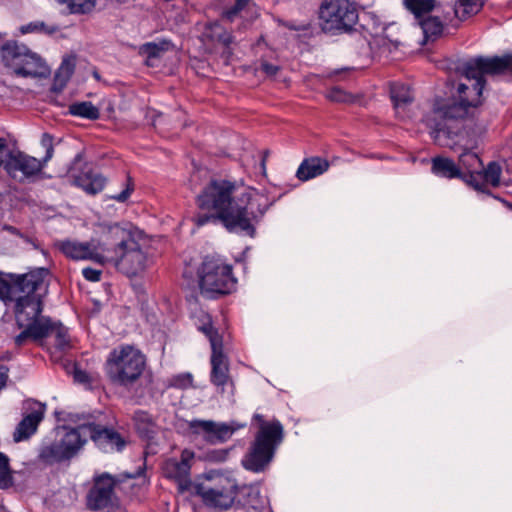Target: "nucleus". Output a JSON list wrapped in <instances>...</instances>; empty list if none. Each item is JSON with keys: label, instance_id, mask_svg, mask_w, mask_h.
<instances>
[{"label": "nucleus", "instance_id": "nucleus-52", "mask_svg": "<svg viewBox=\"0 0 512 512\" xmlns=\"http://www.w3.org/2000/svg\"><path fill=\"white\" fill-rule=\"evenodd\" d=\"M9 377V368L0 364V391L6 386Z\"/></svg>", "mask_w": 512, "mask_h": 512}, {"label": "nucleus", "instance_id": "nucleus-27", "mask_svg": "<svg viewBox=\"0 0 512 512\" xmlns=\"http://www.w3.org/2000/svg\"><path fill=\"white\" fill-rule=\"evenodd\" d=\"M485 75H507L512 77V54L503 56L482 57Z\"/></svg>", "mask_w": 512, "mask_h": 512}, {"label": "nucleus", "instance_id": "nucleus-60", "mask_svg": "<svg viewBox=\"0 0 512 512\" xmlns=\"http://www.w3.org/2000/svg\"><path fill=\"white\" fill-rule=\"evenodd\" d=\"M267 154H268V151L266 150V151L264 152V157H263V160H262V165H263V166H264V163H265V157H266V155H267Z\"/></svg>", "mask_w": 512, "mask_h": 512}, {"label": "nucleus", "instance_id": "nucleus-54", "mask_svg": "<svg viewBox=\"0 0 512 512\" xmlns=\"http://www.w3.org/2000/svg\"><path fill=\"white\" fill-rule=\"evenodd\" d=\"M4 229L13 235L22 237V233L20 232V230L14 226L6 225Z\"/></svg>", "mask_w": 512, "mask_h": 512}, {"label": "nucleus", "instance_id": "nucleus-51", "mask_svg": "<svg viewBox=\"0 0 512 512\" xmlns=\"http://www.w3.org/2000/svg\"><path fill=\"white\" fill-rule=\"evenodd\" d=\"M229 449H217L209 452V459L216 462H223L227 459Z\"/></svg>", "mask_w": 512, "mask_h": 512}, {"label": "nucleus", "instance_id": "nucleus-32", "mask_svg": "<svg viewBox=\"0 0 512 512\" xmlns=\"http://www.w3.org/2000/svg\"><path fill=\"white\" fill-rule=\"evenodd\" d=\"M402 4L407 11L420 21L425 15L434 10L436 0H403Z\"/></svg>", "mask_w": 512, "mask_h": 512}, {"label": "nucleus", "instance_id": "nucleus-26", "mask_svg": "<svg viewBox=\"0 0 512 512\" xmlns=\"http://www.w3.org/2000/svg\"><path fill=\"white\" fill-rule=\"evenodd\" d=\"M133 422L138 436L146 441H152L157 436L158 426L152 415L143 410H137L133 415Z\"/></svg>", "mask_w": 512, "mask_h": 512}, {"label": "nucleus", "instance_id": "nucleus-3", "mask_svg": "<svg viewBox=\"0 0 512 512\" xmlns=\"http://www.w3.org/2000/svg\"><path fill=\"white\" fill-rule=\"evenodd\" d=\"M46 269L39 268L16 277V292L12 293L10 304L13 303V313L16 325L21 332L13 337L16 348L29 343L43 341L49 323V316L42 314L44 302L38 291L44 285Z\"/></svg>", "mask_w": 512, "mask_h": 512}, {"label": "nucleus", "instance_id": "nucleus-17", "mask_svg": "<svg viewBox=\"0 0 512 512\" xmlns=\"http://www.w3.org/2000/svg\"><path fill=\"white\" fill-rule=\"evenodd\" d=\"M188 426L193 433H202L205 441L210 444L223 443L234 433V429L229 425H218L211 420H192Z\"/></svg>", "mask_w": 512, "mask_h": 512}, {"label": "nucleus", "instance_id": "nucleus-59", "mask_svg": "<svg viewBox=\"0 0 512 512\" xmlns=\"http://www.w3.org/2000/svg\"><path fill=\"white\" fill-rule=\"evenodd\" d=\"M0 512H10L5 506L0 505Z\"/></svg>", "mask_w": 512, "mask_h": 512}, {"label": "nucleus", "instance_id": "nucleus-8", "mask_svg": "<svg viewBox=\"0 0 512 512\" xmlns=\"http://www.w3.org/2000/svg\"><path fill=\"white\" fill-rule=\"evenodd\" d=\"M1 56L5 66L11 68L17 76L46 78L50 75V68L45 61L17 41L4 43L1 47Z\"/></svg>", "mask_w": 512, "mask_h": 512}, {"label": "nucleus", "instance_id": "nucleus-4", "mask_svg": "<svg viewBox=\"0 0 512 512\" xmlns=\"http://www.w3.org/2000/svg\"><path fill=\"white\" fill-rule=\"evenodd\" d=\"M137 231L119 224L109 226L105 231L104 264H112L128 278L142 275L149 264L147 253L137 241Z\"/></svg>", "mask_w": 512, "mask_h": 512}, {"label": "nucleus", "instance_id": "nucleus-9", "mask_svg": "<svg viewBox=\"0 0 512 512\" xmlns=\"http://www.w3.org/2000/svg\"><path fill=\"white\" fill-rule=\"evenodd\" d=\"M80 424L74 428L63 426V433H57L56 437L41 445L38 460L45 465H54L70 461L86 444Z\"/></svg>", "mask_w": 512, "mask_h": 512}, {"label": "nucleus", "instance_id": "nucleus-53", "mask_svg": "<svg viewBox=\"0 0 512 512\" xmlns=\"http://www.w3.org/2000/svg\"><path fill=\"white\" fill-rule=\"evenodd\" d=\"M44 27H45L44 22L30 23L27 25L26 31H28V32L41 31L44 29Z\"/></svg>", "mask_w": 512, "mask_h": 512}, {"label": "nucleus", "instance_id": "nucleus-16", "mask_svg": "<svg viewBox=\"0 0 512 512\" xmlns=\"http://www.w3.org/2000/svg\"><path fill=\"white\" fill-rule=\"evenodd\" d=\"M194 457L193 451L184 449L180 454V458L172 457L163 462L161 468L163 477L174 481L179 492H185L191 487V468Z\"/></svg>", "mask_w": 512, "mask_h": 512}, {"label": "nucleus", "instance_id": "nucleus-42", "mask_svg": "<svg viewBox=\"0 0 512 512\" xmlns=\"http://www.w3.org/2000/svg\"><path fill=\"white\" fill-rule=\"evenodd\" d=\"M134 187L135 186L132 177L130 175H127L124 184V189L119 194L112 195L110 198L117 202L124 203L129 199V197L133 193Z\"/></svg>", "mask_w": 512, "mask_h": 512}, {"label": "nucleus", "instance_id": "nucleus-23", "mask_svg": "<svg viewBox=\"0 0 512 512\" xmlns=\"http://www.w3.org/2000/svg\"><path fill=\"white\" fill-rule=\"evenodd\" d=\"M210 381L213 385L224 389L230 380L228 358L224 354V348L212 351L211 353Z\"/></svg>", "mask_w": 512, "mask_h": 512}, {"label": "nucleus", "instance_id": "nucleus-56", "mask_svg": "<svg viewBox=\"0 0 512 512\" xmlns=\"http://www.w3.org/2000/svg\"><path fill=\"white\" fill-rule=\"evenodd\" d=\"M145 465H143L142 467H139L138 470L136 471L135 474H129L127 475L128 478H137V477H140L141 475L144 474L145 472Z\"/></svg>", "mask_w": 512, "mask_h": 512}, {"label": "nucleus", "instance_id": "nucleus-58", "mask_svg": "<svg viewBox=\"0 0 512 512\" xmlns=\"http://www.w3.org/2000/svg\"><path fill=\"white\" fill-rule=\"evenodd\" d=\"M285 26H286L288 29H290V30H299V28H298V27H296L295 25H293V24H291V23H287Z\"/></svg>", "mask_w": 512, "mask_h": 512}, {"label": "nucleus", "instance_id": "nucleus-2", "mask_svg": "<svg viewBox=\"0 0 512 512\" xmlns=\"http://www.w3.org/2000/svg\"><path fill=\"white\" fill-rule=\"evenodd\" d=\"M470 90L465 83H460L457 88L458 99H436L432 114L428 120L431 128V136L435 143L441 147L455 148L459 138L472 133V129H482L475 120L479 115V107L482 99L473 97L467 93Z\"/></svg>", "mask_w": 512, "mask_h": 512}, {"label": "nucleus", "instance_id": "nucleus-40", "mask_svg": "<svg viewBox=\"0 0 512 512\" xmlns=\"http://www.w3.org/2000/svg\"><path fill=\"white\" fill-rule=\"evenodd\" d=\"M199 330L208 338L212 351L224 348L223 337L213 326L210 319L202 326H200Z\"/></svg>", "mask_w": 512, "mask_h": 512}, {"label": "nucleus", "instance_id": "nucleus-19", "mask_svg": "<svg viewBox=\"0 0 512 512\" xmlns=\"http://www.w3.org/2000/svg\"><path fill=\"white\" fill-rule=\"evenodd\" d=\"M275 452L273 449L253 441L242 460V465L246 470L255 473L263 472L273 460Z\"/></svg>", "mask_w": 512, "mask_h": 512}, {"label": "nucleus", "instance_id": "nucleus-61", "mask_svg": "<svg viewBox=\"0 0 512 512\" xmlns=\"http://www.w3.org/2000/svg\"><path fill=\"white\" fill-rule=\"evenodd\" d=\"M509 207L512 208V204H510Z\"/></svg>", "mask_w": 512, "mask_h": 512}, {"label": "nucleus", "instance_id": "nucleus-12", "mask_svg": "<svg viewBox=\"0 0 512 512\" xmlns=\"http://www.w3.org/2000/svg\"><path fill=\"white\" fill-rule=\"evenodd\" d=\"M482 133V129H472V133L467 132L466 136L459 138V141L455 143L456 146H460L463 151L459 155L458 167L462 170V181L468 186L472 187L473 184L478 185L476 179L479 180L480 172L483 168V162L479 155L473 150L478 148L479 137Z\"/></svg>", "mask_w": 512, "mask_h": 512}, {"label": "nucleus", "instance_id": "nucleus-57", "mask_svg": "<svg viewBox=\"0 0 512 512\" xmlns=\"http://www.w3.org/2000/svg\"><path fill=\"white\" fill-rule=\"evenodd\" d=\"M93 77L97 80V81H100L101 79V76L99 74V72L97 70H94L93 73H92Z\"/></svg>", "mask_w": 512, "mask_h": 512}, {"label": "nucleus", "instance_id": "nucleus-38", "mask_svg": "<svg viewBox=\"0 0 512 512\" xmlns=\"http://www.w3.org/2000/svg\"><path fill=\"white\" fill-rule=\"evenodd\" d=\"M419 24L426 40L434 41L443 33L444 26L438 17L428 16L421 19Z\"/></svg>", "mask_w": 512, "mask_h": 512}, {"label": "nucleus", "instance_id": "nucleus-1", "mask_svg": "<svg viewBox=\"0 0 512 512\" xmlns=\"http://www.w3.org/2000/svg\"><path fill=\"white\" fill-rule=\"evenodd\" d=\"M235 182L211 179L197 195L199 212L194 217L198 227L221 223L230 232L253 237L258 223L271 206L266 195L256 189L235 196Z\"/></svg>", "mask_w": 512, "mask_h": 512}, {"label": "nucleus", "instance_id": "nucleus-21", "mask_svg": "<svg viewBox=\"0 0 512 512\" xmlns=\"http://www.w3.org/2000/svg\"><path fill=\"white\" fill-rule=\"evenodd\" d=\"M284 440V428L278 419H272L264 426H259L254 441L276 451Z\"/></svg>", "mask_w": 512, "mask_h": 512}, {"label": "nucleus", "instance_id": "nucleus-15", "mask_svg": "<svg viewBox=\"0 0 512 512\" xmlns=\"http://www.w3.org/2000/svg\"><path fill=\"white\" fill-rule=\"evenodd\" d=\"M237 493L236 483L229 478H220L213 486L197 487V495L201 497L203 503L211 508L227 510L234 503Z\"/></svg>", "mask_w": 512, "mask_h": 512}, {"label": "nucleus", "instance_id": "nucleus-30", "mask_svg": "<svg viewBox=\"0 0 512 512\" xmlns=\"http://www.w3.org/2000/svg\"><path fill=\"white\" fill-rule=\"evenodd\" d=\"M173 46V43L168 39H161L158 42H146L140 46L139 53L146 57V64L152 66V60L161 58Z\"/></svg>", "mask_w": 512, "mask_h": 512}, {"label": "nucleus", "instance_id": "nucleus-43", "mask_svg": "<svg viewBox=\"0 0 512 512\" xmlns=\"http://www.w3.org/2000/svg\"><path fill=\"white\" fill-rule=\"evenodd\" d=\"M193 385V377L190 373L179 374L171 378L170 387L187 389Z\"/></svg>", "mask_w": 512, "mask_h": 512}, {"label": "nucleus", "instance_id": "nucleus-41", "mask_svg": "<svg viewBox=\"0 0 512 512\" xmlns=\"http://www.w3.org/2000/svg\"><path fill=\"white\" fill-rule=\"evenodd\" d=\"M12 476L9 467V458L0 452V487L6 488L11 485Z\"/></svg>", "mask_w": 512, "mask_h": 512}, {"label": "nucleus", "instance_id": "nucleus-7", "mask_svg": "<svg viewBox=\"0 0 512 512\" xmlns=\"http://www.w3.org/2000/svg\"><path fill=\"white\" fill-rule=\"evenodd\" d=\"M318 19L324 33L341 35L355 30L359 13L356 4L350 0H323Z\"/></svg>", "mask_w": 512, "mask_h": 512}, {"label": "nucleus", "instance_id": "nucleus-14", "mask_svg": "<svg viewBox=\"0 0 512 512\" xmlns=\"http://www.w3.org/2000/svg\"><path fill=\"white\" fill-rule=\"evenodd\" d=\"M105 232L101 238H92L87 242H79L77 240H62L56 244L58 250L65 255V257L74 260H91L95 263L103 265L104 250H105Z\"/></svg>", "mask_w": 512, "mask_h": 512}, {"label": "nucleus", "instance_id": "nucleus-13", "mask_svg": "<svg viewBox=\"0 0 512 512\" xmlns=\"http://www.w3.org/2000/svg\"><path fill=\"white\" fill-rule=\"evenodd\" d=\"M44 162L20 150H16L5 165L6 174L20 184L34 183L43 178Z\"/></svg>", "mask_w": 512, "mask_h": 512}, {"label": "nucleus", "instance_id": "nucleus-55", "mask_svg": "<svg viewBox=\"0 0 512 512\" xmlns=\"http://www.w3.org/2000/svg\"><path fill=\"white\" fill-rule=\"evenodd\" d=\"M253 419L259 424V426H264L265 423H269V421H266L264 416L261 414H255Z\"/></svg>", "mask_w": 512, "mask_h": 512}, {"label": "nucleus", "instance_id": "nucleus-28", "mask_svg": "<svg viewBox=\"0 0 512 512\" xmlns=\"http://www.w3.org/2000/svg\"><path fill=\"white\" fill-rule=\"evenodd\" d=\"M431 171L434 175L446 179L462 180V170L452 159L443 156L432 158Z\"/></svg>", "mask_w": 512, "mask_h": 512}, {"label": "nucleus", "instance_id": "nucleus-34", "mask_svg": "<svg viewBox=\"0 0 512 512\" xmlns=\"http://www.w3.org/2000/svg\"><path fill=\"white\" fill-rule=\"evenodd\" d=\"M484 0H457L454 6L455 16L463 21L477 14L483 7Z\"/></svg>", "mask_w": 512, "mask_h": 512}, {"label": "nucleus", "instance_id": "nucleus-11", "mask_svg": "<svg viewBox=\"0 0 512 512\" xmlns=\"http://www.w3.org/2000/svg\"><path fill=\"white\" fill-rule=\"evenodd\" d=\"M118 484L119 480L108 472L95 474L85 496L86 508L94 512L114 508L118 502L115 492Z\"/></svg>", "mask_w": 512, "mask_h": 512}, {"label": "nucleus", "instance_id": "nucleus-44", "mask_svg": "<svg viewBox=\"0 0 512 512\" xmlns=\"http://www.w3.org/2000/svg\"><path fill=\"white\" fill-rule=\"evenodd\" d=\"M248 0H235L234 4L228 8H226L222 16L228 21H233L234 18L245 8Z\"/></svg>", "mask_w": 512, "mask_h": 512}, {"label": "nucleus", "instance_id": "nucleus-24", "mask_svg": "<svg viewBox=\"0 0 512 512\" xmlns=\"http://www.w3.org/2000/svg\"><path fill=\"white\" fill-rule=\"evenodd\" d=\"M329 167L330 162L325 158L319 156L307 157L300 163L296 171V177L301 182H306L321 176L328 171Z\"/></svg>", "mask_w": 512, "mask_h": 512}, {"label": "nucleus", "instance_id": "nucleus-25", "mask_svg": "<svg viewBox=\"0 0 512 512\" xmlns=\"http://www.w3.org/2000/svg\"><path fill=\"white\" fill-rule=\"evenodd\" d=\"M501 174L502 168L500 164L496 161H491L488 163L486 168L483 166L479 175V180L476 179L478 185L473 184L472 188L476 191L492 195L491 192L487 190V184H490L493 187H498L500 185Z\"/></svg>", "mask_w": 512, "mask_h": 512}, {"label": "nucleus", "instance_id": "nucleus-22", "mask_svg": "<svg viewBox=\"0 0 512 512\" xmlns=\"http://www.w3.org/2000/svg\"><path fill=\"white\" fill-rule=\"evenodd\" d=\"M45 406L38 404L36 409H33L26 414L17 425L13 438L16 442L26 440L31 437L36 431L40 422L44 418Z\"/></svg>", "mask_w": 512, "mask_h": 512}, {"label": "nucleus", "instance_id": "nucleus-48", "mask_svg": "<svg viewBox=\"0 0 512 512\" xmlns=\"http://www.w3.org/2000/svg\"><path fill=\"white\" fill-rule=\"evenodd\" d=\"M83 277L90 282H98L101 280L102 271L92 267H86L82 270Z\"/></svg>", "mask_w": 512, "mask_h": 512}, {"label": "nucleus", "instance_id": "nucleus-20", "mask_svg": "<svg viewBox=\"0 0 512 512\" xmlns=\"http://www.w3.org/2000/svg\"><path fill=\"white\" fill-rule=\"evenodd\" d=\"M464 76L468 81L473 82L471 85H468L470 90H468L467 93L473 97L482 99V92L486 85L482 57L471 59L465 64Z\"/></svg>", "mask_w": 512, "mask_h": 512}, {"label": "nucleus", "instance_id": "nucleus-36", "mask_svg": "<svg viewBox=\"0 0 512 512\" xmlns=\"http://www.w3.org/2000/svg\"><path fill=\"white\" fill-rule=\"evenodd\" d=\"M390 98L395 108L406 106L413 101V95L409 86L401 83L391 85Z\"/></svg>", "mask_w": 512, "mask_h": 512}, {"label": "nucleus", "instance_id": "nucleus-29", "mask_svg": "<svg viewBox=\"0 0 512 512\" xmlns=\"http://www.w3.org/2000/svg\"><path fill=\"white\" fill-rule=\"evenodd\" d=\"M48 328L43 336V340L49 336H54V346L59 351H65L71 347L70 336L67 327H65L60 321H54L49 317Z\"/></svg>", "mask_w": 512, "mask_h": 512}, {"label": "nucleus", "instance_id": "nucleus-45", "mask_svg": "<svg viewBox=\"0 0 512 512\" xmlns=\"http://www.w3.org/2000/svg\"><path fill=\"white\" fill-rule=\"evenodd\" d=\"M16 149H11L5 138L0 137V168L5 169V165L14 155Z\"/></svg>", "mask_w": 512, "mask_h": 512}, {"label": "nucleus", "instance_id": "nucleus-33", "mask_svg": "<svg viewBox=\"0 0 512 512\" xmlns=\"http://www.w3.org/2000/svg\"><path fill=\"white\" fill-rule=\"evenodd\" d=\"M68 113L72 116L97 120L100 117L99 109L90 101L75 102L69 105Z\"/></svg>", "mask_w": 512, "mask_h": 512}, {"label": "nucleus", "instance_id": "nucleus-18", "mask_svg": "<svg viewBox=\"0 0 512 512\" xmlns=\"http://www.w3.org/2000/svg\"><path fill=\"white\" fill-rule=\"evenodd\" d=\"M72 178L73 184L89 195L100 193L107 183V179L88 164H85L78 173H74Z\"/></svg>", "mask_w": 512, "mask_h": 512}, {"label": "nucleus", "instance_id": "nucleus-6", "mask_svg": "<svg viewBox=\"0 0 512 512\" xmlns=\"http://www.w3.org/2000/svg\"><path fill=\"white\" fill-rule=\"evenodd\" d=\"M197 276L200 292L208 298L230 294L236 288L232 266L214 256L203 258Z\"/></svg>", "mask_w": 512, "mask_h": 512}, {"label": "nucleus", "instance_id": "nucleus-39", "mask_svg": "<svg viewBox=\"0 0 512 512\" xmlns=\"http://www.w3.org/2000/svg\"><path fill=\"white\" fill-rule=\"evenodd\" d=\"M74 72V66L66 63L65 61L61 64L58 71L55 73L52 90L55 92H61L66 86L68 81Z\"/></svg>", "mask_w": 512, "mask_h": 512}, {"label": "nucleus", "instance_id": "nucleus-10", "mask_svg": "<svg viewBox=\"0 0 512 512\" xmlns=\"http://www.w3.org/2000/svg\"><path fill=\"white\" fill-rule=\"evenodd\" d=\"M80 430L84 438H89L104 453H121L129 444L128 435L113 426L87 421L80 424Z\"/></svg>", "mask_w": 512, "mask_h": 512}, {"label": "nucleus", "instance_id": "nucleus-5", "mask_svg": "<svg viewBox=\"0 0 512 512\" xmlns=\"http://www.w3.org/2000/svg\"><path fill=\"white\" fill-rule=\"evenodd\" d=\"M145 356L131 345L114 348L105 362V372L112 384L125 388L133 386L143 374Z\"/></svg>", "mask_w": 512, "mask_h": 512}, {"label": "nucleus", "instance_id": "nucleus-50", "mask_svg": "<svg viewBox=\"0 0 512 512\" xmlns=\"http://www.w3.org/2000/svg\"><path fill=\"white\" fill-rule=\"evenodd\" d=\"M73 378L75 382L81 384H88L91 381L89 374L86 371L81 370L77 366L74 367Z\"/></svg>", "mask_w": 512, "mask_h": 512}, {"label": "nucleus", "instance_id": "nucleus-47", "mask_svg": "<svg viewBox=\"0 0 512 512\" xmlns=\"http://www.w3.org/2000/svg\"><path fill=\"white\" fill-rule=\"evenodd\" d=\"M41 145L45 148L46 153L40 161H43L46 166L47 162L53 157L54 152L52 135L49 133H43L41 137Z\"/></svg>", "mask_w": 512, "mask_h": 512}, {"label": "nucleus", "instance_id": "nucleus-46", "mask_svg": "<svg viewBox=\"0 0 512 512\" xmlns=\"http://www.w3.org/2000/svg\"><path fill=\"white\" fill-rule=\"evenodd\" d=\"M326 97L333 102L347 103L351 101V95L339 87H332Z\"/></svg>", "mask_w": 512, "mask_h": 512}, {"label": "nucleus", "instance_id": "nucleus-49", "mask_svg": "<svg viewBox=\"0 0 512 512\" xmlns=\"http://www.w3.org/2000/svg\"><path fill=\"white\" fill-rule=\"evenodd\" d=\"M259 69L261 72H263L265 75L272 77L275 76L278 71L280 70V67L278 65H274L272 63H269L266 60L260 61Z\"/></svg>", "mask_w": 512, "mask_h": 512}, {"label": "nucleus", "instance_id": "nucleus-31", "mask_svg": "<svg viewBox=\"0 0 512 512\" xmlns=\"http://www.w3.org/2000/svg\"><path fill=\"white\" fill-rule=\"evenodd\" d=\"M204 35L211 41L222 44L225 48H229L234 37L230 31L223 27L219 22L208 23L205 26Z\"/></svg>", "mask_w": 512, "mask_h": 512}, {"label": "nucleus", "instance_id": "nucleus-37", "mask_svg": "<svg viewBox=\"0 0 512 512\" xmlns=\"http://www.w3.org/2000/svg\"><path fill=\"white\" fill-rule=\"evenodd\" d=\"M20 276L22 274L3 273L0 271V300L7 306L10 305L12 293L16 292V287H14L18 280L16 277Z\"/></svg>", "mask_w": 512, "mask_h": 512}, {"label": "nucleus", "instance_id": "nucleus-35", "mask_svg": "<svg viewBox=\"0 0 512 512\" xmlns=\"http://www.w3.org/2000/svg\"><path fill=\"white\" fill-rule=\"evenodd\" d=\"M60 5H66L67 13L73 15H88L96 7L97 0H55Z\"/></svg>", "mask_w": 512, "mask_h": 512}]
</instances>
